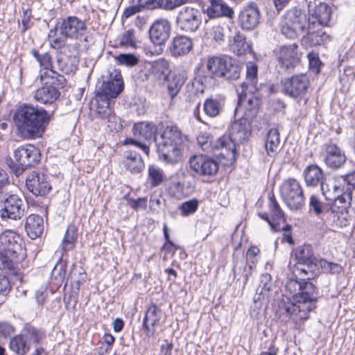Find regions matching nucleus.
<instances>
[{"label":"nucleus","instance_id":"nucleus-62","mask_svg":"<svg viewBox=\"0 0 355 355\" xmlns=\"http://www.w3.org/2000/svg\"><path fill=\"white\" fill-rule=\"evenodd\" d=\"M10 186L9 178L7 173L0 167V194L8 192V187Z\"/></svg>","mask_w":355,"mask_h":355},{"label":"nucleus","instance_id":"nucleus-14","mask_svg":"<svg viewBox=\"0 0 355 355\" xmlns=\"http://www.w3.org/2000/svg\"><path fill=\"white\" fill-rule=\"evenodd\" d=\"M202 22L200 11L193 7L184 6L176 17L177 26L182 31L193 33L200 26Z\"/></svg>","mask_w":355,"mask_h":355},{"label":"nucleus","instance_id":"nucleus-51","mask_svg":"<svg viewBox=\"0 0 355 355\" xmlns=\"http://www.w3.org/2000/svg\"><path fill=\"white\" fill-rule=\"evenodd\" d=\"M309 213H313L317 217H320L324 211L325 206L318 196L311 195L309 198Z\"/></svg>","mask_w":355,"mask_h":355},{"label":"nucleus","instance_id":"nucleus-54","mask_svg":"<svg viewBox=\"0 0 355 355\" xmlns=\"http://www.w3.org/2000/svg\"><path fill=\"white\" fill-rule=\"evenodd\" d=\"M116 60L120 64L127 67L135 66L139 62V58L131 53H121L116 57Z\"/></svg>","mask_w":355,"mask_h":355},{"label":"nucleus","instance_id":"nucleus-36","mask_svg":"<svg viewBox=\"0 0 355 355\" xmlns=\"http://www.w3.org/2000/svg\"><path fill=\"white\" fill-rule=\"evenodd\" d=\"M25 230L31 239L40 237L44 231L43 218L38 214L29 215L26 218Z\"/></svg>","mask_w":355,"mask_h":355},{"label":"nucleus","instance_id":"nucleus-4","mask_svg":"<svg viewBox=\"0 0 355 355\" xmlns=\"http://www.w3.org/2000/svg\"><path fill=\"white\" fill-rule=\"evenodd\" d=\"M286 288L292 294L293 300L309 315L316 308L320 293L311 277L299 278L294 274L287 281Z\"/></svg>","mask_w":355,"mask_h":355},{"label":"nucleus","instance_id":"nucleus-9","mask_svg":"<svg viewBox=\"0 0 355 355\" xmlns=\"http://www.w3.org/2000/svg\"><path fill=\"white\" fill-rule=\"evenodd\" d=\"M309 21L304 10L297 7H292L281 17L280 32L288 39H296L306 32L310 24Z\"/></svg>","mask_w":355,"mask_h":355},{"label":"nucleus","instance_id":"nucleus-64","mask_svg":"<svg viewBox=\"0 0 355 355\" xmlns=\"http://www.w3.org/2000/svg\"><path fill=\"white\" fill-rule=\"evenodd\" d=\"M65 266L62 263L56 264L52 270V275L54 276L55 279H58L59 282L63 281L65 277Z\"/></svg>","mask_w":355,"mask_h":355},{"label":"nucleus","instance_id":"nucleus-29","mask_svg":"<svg viewBox=\"0 0 355 355\" xmlns=\"http://www.w3.org/2000/svg\"><path fill=\"white\" fill-rule=\"evenodd\" d=\"M193 48V42L191 37L178 35L173 38L168 51L171 55L175 58L187 55Z\"/></svg>","mask_w":355,"mask_h":355},{"label":"nucleus","instance_id":"nucleus-26","mask_svg":"<svg viewBox=\"0 0 355 355\" xmlns=\"http://www.w3.org/2000/svg\"><path fill=\"white\" fill-rule=\"evenodd\" d=\"M159 126L149 121H140L135 123L132 128L134 137L140 141H155V137L159 132Z\"/></svg>","mask_w":355,"mask_h":355},{"label":"nucleus","instance_id":"nucleus-43","mask_svg":"<svg viewBox=\"0 0 355 355\" xmlns=\"http://www.w3.org/2000/svg\"><path fill=\"white\" fill-rule=\"evenodd\" d=\"M273 283L272 282V277L268 273L262 274L260 276V283L257 288L256 295H258L257 298L254 297V300H259L261 296L263 298L265 296L268 297V294L272 289Z\"/></svg>","mask_w":355,"mask_h":355},{"label":"nucleus","instance_id":"nucleus-40","mask_svg":"<svg viewBox=\"0 0 355 355\" xmlns=\"http://www.w3.org/2000/svg\"><path fill=\"white\" fill-rule=\"evenodd\" d=\"M9 347L19 355H25L30 349L28 338L26 335H17L10 340Z\"/></svg>","mask_w":355,"mask_h":355},{"label":"nucleus","instance_id":"nucleus-2","mask_svg":"<svg viewBox=\"0 0 355 355\" xmlns=\"http://www.w3.org/2000/svg\"><path fill=\"white\" fill-rule=\"evenodd\" d=\"M122 76L116 72L114 76L110 74L107 80L98 81L95 89L96 114L98 117L107 123L111 129L117 130L121 126L120 119L110 107V100L116 98L123 90Z\"/></svg>","mask_w":355,"mask_h":355},{"label":"nucleus","instance_id":"nucleus-20","mask_svg":"<svg viewBox=\"0 0 355 355\" xmlns=\"http://www.w3.org/2000/svg\"><path fill=\"white\" fill-rule=\"evenodd\" d=\"M162 311L155 303L148 307L142 321V329L148 338L154 337L156 327L160 324L162 317Z\"/></svg>","mask_w":355,"mask_h":355},{"label":"nucleus","instance_id":"nucleus-53","mask_svg":"<svg viewBox=\"0 0 355 355\" xmlns=\"http://www.w3.org/2000/svg\"><path fill=\"white\" fill-rule=\"evenodd\" d=\"M259 107V100L252 97L248 99L245 106V116L248 119H253L257 114Z\"/></svg>","mask_w":355,"mask_h":355},{"label":"nucleus","instance_id":"nucleus-38","mask_svg":"<svg viewBox=\"0 0 355 355\" xmlns=\"http://www.w3.org/2000/svg\"><path fill=\"white\" fill-rule=\"evenodd\" d=\"M265 150L268 156L275 157L280 150V135L277 128H270L265 140Z\"/></svg>","mask_w":355,"mask_h":355},{"label":"nucleus","instance_id":"nucleus-57","mask_svg":"<svg viewBox=\"0 0 355 355\" xmlns=\"http://www.w3.org/2000/svg\"><path fill=\"white\" fill-rule=\"evenodd\" d=\"M135 31L134 29H129L126 31L121 37L120 45L123 46L135 47Z\"/></svg>","mask_w":355,"mask_h":355},{"label":"nucleus","instance_id":"nucleus-48","mask_svg":"<svg viewBox=\"0 0 355 355\" xmlns=\"http://www.w3.org/2000/svg\"><path fill=\"white\" fill-rule=\"evenodd\" d=\"M193 0H156L155 9L160 8L164 10H173L186 3H192Z\"/></svg>","mask_w":355,"mask_h":355},{"label":"nucleus","instance_id":"nucleus-33","mask_svg":"<svg viewBox=\"0 0 355 355\" xmlns=\"http://www.w3.org/2000/svg\"><path fill=\"white\" fill-rule=\"evenodd\" d=\"M331 9L327 3H320L313 10L309 8V21H315L318 27H324L329 22Z\"/></svg>","mask_w":355,"mask_h":355},{"label":"nucleus","instance_id":"nucleus-45","mask_svg":"<svg viewBox=\"0 0 355 355\" xmlns=\"http://www.w3.org/2000/svg\"><path fill=\"white\" fill-rule=\"evenodd\" d=\"M338 176L341 179L347 198L352 200L353 192L355 190V170Z\"/></svg>","mask_w":355,"mask_h":355},{"label":"nucleus","instance_id":"nucleus-61","mask_svg":"<svg viewBox=\"0 0 355 355\" xmlns=\"http://www.w3.org/2000/svg\"><path fill=\"white\" fill-rule=\"evenodd\" d=\"M165 200L160 196L153 195L150 196L149 207L151 211L158 212Z\"/></svg>","mask_w":355,"mask_h":355},{"label":"nucleus","instance_id":"nucleus-28","mask_svg":"<svg viewBox=\"0 0 355 355\" xmlns=\"http://www.w3.org/2000/svg\"><path fill=\"white\" fill-rule=\"evenodd\" d=\"M209 5L202 8V12L206 14L209 19H216L222 17L232 18L234 10L228 6L223 0H208Z\"/></svg>","mask_w":355,"mask_h":355},{"label":"nucleus","instance_id":"nucleus-3","mask_svg":"<svg viewBox=\"0 0 355 355\" xmlns=\"http://www.w3.org/2000/svg\"><path fill=\"white\" fill-rule=\"evenodd\" d=\"M160 125H163L162 123ZM162 128L163 130L159 129L155 137L157 150L164 162L174 165L182 160L187 137L176 125H166Z\"/></svg>","mask_w":355,"mask_h":355},{"label":"nucleus","instance_id":"nucleus-46","mask_svg":"<svg viewBox=\"0 0 355 355\" xmlns=\"http://www.w3.org/2000/svg\"><path fill=\"white\" fill-rule=\"evenodd\" d=\"M78 238V230L74 225H71L66 230L64 237L62 240V248L64 251L72 249Z\"/></svg>","mask_w":355,"mask_h":355},{"label":"nucleus","instance_id":"nucleus-50","mask_svg":"<svg viewBox=\"0 0 355 355\" xmlns=\"http://www.w3.org/2000/svg\"><path fill=\"white\" fill-rule=\"evenodd\" d=\"M199 207V201L196 198L182 202L179 206V210L182 216L186 217L194 214Z\"/></svg>","mask_w":355,"mask_h":355},{"label":"nucleus","instance_id":"nucleus-11","mask_svg":"<svg viewBox=\"0 0 355 355\" xmlns=\"http://www.w3.org/2000/svg\"><path fill=\"white\" fill-rule=\"evenodd\" d=\"M280 193L282 200L291 210H298L304 205L302 188L294 178H289L282 182Z\"/></svg>","mask_w":355,"mask_h":355},{"label":"nucleus","instance_id":"nucleus-56","mask_svg":"<svg viewBox=\"0 0 355 355\" xmlns=\"http://www.w3.org/2000/svg\"><path fill=\"white\" fill-rule=\"evenodd\" d=\"M21 334L27 336L29 343L31 340L34 343H38L43 337V333L32 326H27L24 329V333Z\"/></svg>","mask_w":355,"mask_h":355},{"label":"nucleus","instance_id":"nucleus-23","mask_svg":"<svg viewBox=\"0 0 355 355\" xmlns=\"http://www.w3.org/2000/svg\"><path fill=\"white\" fill-rule=\"evenodd\" d=\"M260 21V12L257 4L249 3L240 11L239 22L244 30H252L257 26Z\"/></svg>","mask_w":355,"mask_h":355},{"label":"nucleus","instance_id":"nucleus-12","mask_svg":"<svg viewBox=\"0 0 355 355\" xmlns=\"http://www.w3.org/2000/svg\"><path fill=\"white\" fill-rule=\"evenodd\" d=\"M0 209V217L2 220H20L25 214L28 205L24 200L17 194L6 192Z\"/></svg>","mask_w":355,"mask_h":355},{"label":"nucleus","instance_id":"nucleus-25","mask_svg":"<svg viewBox=\"0 0 355 355\" xmlns=\"http://www.w3.org/2000/svg\"><path fill=\"white\" fill-rule=\"evenodd\" d=\"M324 153V162L331 169L340 168L346 162L347 157L344 150L334 144H326Z\"/></svg>","mask_w":355,"mask_h":355},{"label":"nucleus","instance_id":"nucleus-24","mask_svg":"<svg viewBox=\"0 0 355 355\" xmlns=\"http://www.w3.org/2000/svg\"><path fill=\"white\" fill-rule=\"evenodd\" d=\"M306 31V35L301 40L304 46H315L323 44L329 40V35L323 31V27H318L315 21H309Z\"/></svg>","mask_w":355,"mask_h":355},{"label":"nucleus","instance_id":"nucleus-1","mask_svg":"<svg viewBox=\"0 0 355 355\" xmlns=\"http://www.w3.org/2000/svg\"><path fill=\"white\" fill-rule=\"evenodd\" d=\"M54 114V110L47 111L31 103L20 105L13 116V120L21 136L38 138L42 136Z\"/></svg>","mask_w":355,"mask_h":355},{"label":"nucleus","instance_id":"nucleus-35","mask_svg":"<svg viewBox=\"0 0 355 355\" xmlns=\"http://www.w3.org/2000/svg\"><path fill=\"white\" fill-rule=\"evenodd\" d=\"M225 105V98L221 96H211L205 99L203 103V110L209 117L220 116L223 112Z\"/></svg>","mask_w":355,"mask_h":355},{"label":"nucleus","instance_id":"nucleus-59","mask_svg":"<svg viewBox=\"0 0 355 355\" xmlns=\"http://www.w3.org/2000/svg\"><path fill=\"white\" fill-rule=\"evenodd\" d=\"M210 36L218 43L225 40L224 28L220 25L214 26L210 30Z\"/></svg>","mask_w":355,"mask_h":355},{"label":"nucleus","instance_id":"nucleus-18","mask_svg":"<svg viewBox=\"0 0 355 355\" xmlns=\"http://www.w3.org/2000/svg\"><path fill=\"white\" fill-rule=\"evenodd\" d=\"M28 190L35 196H45L52 187L48 181V176L43 173L32 171L26 178Z\"/></svg>","mask_w":355,"mask_h":355},{"label":"nucleus","instance_id":"nucleus-30","mask_svg":"<svg viewBox=\"0 0 355 355\" xmlns=\"http://www.w3.org/2000/svg\"><path fill=\"white\" fill-rule=\"evenodd\" d=\"M295 257L299 264L308 267L311 271H315L318 267V259L315 257L311 245H304L297 248Z\"/></svg>","mask_w":355,"mask_h":355},{"label":"nucleus","instance_id":"nucleus-52","mask_svg":"<svg viewBox=\"0 0 355 355\" xmlns=\"http://www.w3.org/2000/svg\"><path fill=\"white\" fill-rule=\"evenodd\" d=\"M152 72L157 76H166L169 72L168 62L164 59H158L152 63Z\"/></svg>","mask_w":355,"mask_h":355},{"label":"nucleus","instance_id":"nucleus-37","mask_svg":"<svg viewBox=\"0 0 355 355\" xmlns=\"http://www.w3.org/2000/svg\"><path fill=\"white\" fill-rule=\"evenodd\" d=\"M124 167L132 174L139 173L144 168V162L139 153L135 150H127L124 154Z\"/></svg>","mask_w":355,"mask_h":355},{"label":"nucleus","instance_id":"nucleus-15","mask_svg":"<svg viewBox=\"0 0 355 355\" xmlns=\"http://www.w3.org/2000/svg\"><path fill=\"white\" fill-rule=\"evenodd\" d=\"M282 83L284 94L293 98H302L306 93L310 84L305 73L294 75Z\"/></svg>","mask_w":355,"mask_h":355},{"label":"nucleus","instance_id":"nucleus-19","mask_svg":"<svg viewBox=\"0 0 355 355\" xmlns=\"http://www.w3.org/2000/svg\"><path fill=\"white\" fill-rule=\"evenodd\" d=\"M296 44L280 46L276 52L279 67L286 70L293 69L300 61Z\"/></svg>","mask_w":355,"mask_h":355},{"label":"nucleus","instance_id":"nucleus-60","mask_svg":"<svg viewBox=\"0 0 355 355\" xmlns=\"http://www.w3.org/2000/svg\"><path fill=\"white\" fill-rule=\"evenodd\" d=\"M15 331V327L6 321H0V339H5Z\"/></svg>","mask_w":355,"mask_h":355},{"label":"nucleus","instance_id":"nucleus-27","mask_svg":"<svg viewBox=\"0 0 355 355\" xmlns=\"http://www.w3.org/2000/svg\"><path fill=\"white\" fill-rule=\"evenodd\" d=\"M209 5L202 8V12L206 14L209 19H216L222 17L232 18L234 10L228 6L223 0H208Z\"/></svg>","mask_w":355,"mask_h":355},{"label":"nucleus","instance_id":"nucleus-47","mask_svg":"<svg viewBox=\"0 0 355 355\" xmlns=\"http://www.w3.org/2000/svg\"><path fill=\"white\" fill-rule=\"evenodd\" d=\"M148 174L150 183L153 187L159 186L164 180V174L162 169L157 166L150 165L148 167Z\"/></svg>","mask_w":355,"mask_h":355},{"label":"nucleus","instance_id":"nucleus-7","mask_svg":"<svg viewBox=\"0 0 355 355\" xmlns=\"http://www.w3.org/2000/svg\"><path fill=\"white\" fill-rule=\"evenodd\" d=\"M46 76L41 80L42 87L35 92L33 97L40 103L52 105L55 110L56 101L60 96V89L65 86L66 78L56 71H50Z\"/></svg>","mask_w":355,"mask_h":355},{"label":"nucleus","instance_id":"nucleus-58","mask_svg":"<svg viewBox=\"0 0 355 355\" xmlns=\"http://www.w3.org/2000/svg\"><path fill=\"white\" fill-rule=\"evenodd\" d=\"M352 200H350L349 198H348L347 205H336V203H333L332 205L330 207V210L332 214H335L337 215L338 218H340V216H343V218H346V216L348 214L349 209L352 206Z\"/></svg>","mask_w":355,"mask_h":355},{"label":"nucleus","instance_id":"nucleus-22","mask_svg":"<svg viewBox=\"0 0 355 355\" xmlns=\"http://www.w3.org/2000/svg\"><path fill=\"white\" fill-rule=\"evenodd\" d=\"M79 62L78 57L70 52V46H64L57 53L56 66L64 74L75 73Z\"/></svg>","mask_w":355,"mask_h":355},{"label":"nucleus","instance_id":"nucleus-16","mask_svg":"<svg viewBox=\"0 0 355 355\" xmlns=\"http://www.w3.org/2000/svg\"><path fill=\"white\" fill-rule=\"evenodd\" d=\"M277 314L281 322L284 324H286L290 320L297 323L301 320H306L309 318V315L293 300L287 303L284 301L281 302L279 304V309L277 311Z\"/></svg>","mask_w":355,"mask_h":355},{"label":"nucleus","instance_id":"nucleus-8","mask_svg":"<svg viewBox=\"0 0 355 355\" xmlns=\"http://www.w3.org/2000/svg\"><path fill=\"white\" fill-rule=\"evenodd\" d=\"M13 156L6 159V164L10 173L19 177L29 167L35 166L41 159L40 150L32 144H26L15 150Z\"/></svg>","mask_w":355,"mask_h":355},{"label":"nucleus","instance_id":"nucleus-49","mask_svg":"<svg viewBox=\"0 0 355 355\" xmlns=\"http://www.w3.org/2000/svg\"><path fill=\"white\" fill-rule=\"evenodd\" d=\"M270 200V210L272 214V219L273 221L279 222L280 223L281 221L283 223L286 222V219L284 217V213L282 208L280 207L279 203L276 200L274 194H272L269 196Z\"/></svg>","mask_w":355,"mask_h":355},{"label":"nucleus","instance_id":"nucleus-31","mask_svg":"<svg viewBox=\"0 0 355 355\" xmlns=\"http://www.w3.org/2000/svg\"><path fill=\"white\" fill-rule=\"evenodd\" d=\"M338 175L331 178H327L321 184L320 190L326 200L331 201L334 198L338 197L340 191H345V188Z\"/></svg>","mask_w":355,"mask_h":355},{"label":"nucleus","instance_id":"nucleus-63","mask_svg":"<svg viewBox=\"0 0 355 355\" xmlns=\"http://www.w3.org/2000/svg\"><path fill=\"white\" fill-rule=\"evenodd\" d=\"M11 286L8 278L5 275H0V296L5 297L10 291Z\"/></svg>","mask_w":355,"mask_h":355},{"label":"nucleus","instance_id":"nucleus-21","mask_svg":"<svg viewBox=\"0 0 355 355\" xmlns=\"http://www.w3.org/2000/svg\"><path fill=\"white\" fill-rule=\"evenodd\" d=\"M171 25L166 19L155 20L150 26L148 33L150 41L155 44L162 46L170 37Z\"/></svg>","mask_w":355,"mask_h":355},{"label":"nucleus","instance_id":"nucleus-34","mask_svg":"<svg viewBox=\"0 0 355 355\" xmlns=\"http://www.w3.org/2000/svg\"><path fill=\"white\" fill-rule=\"evenodd\" d=\"M305 184L308 187H316L325 180L322 169L317 164L308 165L303 171Z\"/></svg>","mask_w":355,"mask_h":355},{"label":"nucleus","instance_id":"nucleus-42","mask_svg":"<svg viewBox=\"0 0 355 355\" xmlns=\"http://www.w3.org/2000/svg\"><path fill=\"white\" fill-rule=\"evenodd\" d=\"M231 48L238 55H241L250 51V46L246 42L245 36L241 33H237L234 36Z\"/></svg>","mask_w":355,"mask_h":355},{"label":"nucleus","instance_id":"nucleus-10","mask_svg":"<svg viewBox=\"0 0 355 355\" xmlns=\"http://www.w3.org/2000/svg\"><path fill=\"white\" fill-rule=\"evenodd\" d=\"M207 68L214 78H221L230 81L239 79L241 72L239 62L225 55L209 58Z\"/></svg>","mask_w":355,"mask_h":355},{"label":"nucleus","instance_id":"nucleus-6","mask_svg":"<svg viewBox=\"0 0 355 355\" xmlns=\"http://www.w3.org/2000/svg\"><path fill=\"white\" fill-rule=\"evenodd\" d=\"M0 262L3 268L12 270L24 258V249L19 234L6 230L0 234Z\"/></svg>","mask_w":355,"mask_h":355},{"label":"nucleus","instance_id":"nucleus-39","mask_svg":"<svg viewBox=\"0 0 355 355\" xmlns=\"http://www.w3.org/2000/svg\"><path fill=\"white\" fill-rule=\"evenodd\" d=\"M32 55L38 62L40 67L43 68L44 71H40V80H43V78H46L47 73L50 71H55V67L52 64V58L48 52L44 53H40L38 51L33 49L31 51Z\"/></svg>","mask_w":355,"mask_h":355},{"label":"nucleus","instance_id":"nucleus-44","mask_svg":"<svg viewBox=\"0 0 355 355\" xmlns=\"http://www.w3.org/2000/svg\"><path fill=\"white\" fill-rule=\"evenodd\" d=\"M185 77L183 74L179 73L175 75L168 84V92L171 99H173L179 93L182 87L185 83Z\"/></svg>","mask_w":355,"mask_h":355},{"label":"nucleus","instance_id":"nucleus-13","mask_svg":"<svg viewBox=\"0 0 355 355\" xmlns=\"http://www.w3.org/2000/svg\"><path fill=\"white\" fill-rule=\"evenodd\" d=\"M87 26L85 20L75 15H69L63 19L59 27L60 35L71 40H80L84 37V41L87 42Z\"/></svg>","mask_w":355,"mask_h":355},{"label":"nucleus","instance_id":"nucleus-5","mask_svg":"<svg viewBox=\"0 0 355 355\" xmlns=\"http://www.w3.org/2000/svg\"><path fill=\"white\" fill-rule=\"evenodd\" d=\"M250 135V130L245 120L236 121L231 126L229 135L218 138L216 145L222 146L219 153L221 159H226L230 164L236 160V145L246 141Z\"/></svg>","mask_w":355,"mask_h":355},{"label":"nucleus","instance_id":"nucleus-55","mask_svg":"<svg viewBox=\"0 0 355 355\" xmlns=\"http://www.w3.org/2000/svg\"><path fill=\"white\" fill-rule=\"evenodd\" d=\"M307 57L310 70L315 73H319L322 62L319 58L318 53L311 51L308 54Z\"/></svg>","mask_w":355,"mask_h":355},{"label":"nucleus","instance_id":"nucleus-32","mask_svg":"<svg viewBox=\"0 0 355 355\" xmlns=\"http://www.w3.org/2000/svg\"><path fill=\"white\" fill-rule=\"evenodd\" d=\"M258 67L254 62L246 63V78L245 81L241 84V93L247 92L253 94L259 90L257 87Z\"/></svg>","mask_w":355,"mask_h":355},{"label":"nucleus","instance_id":"nucleus-41","mask_svg":"<svg viewBox=\"0 0 355 355\" xmlns=\"http://www.w3.org/2000/svg\"><path fill=\"white\" fill-rule=\"evenodd\" d=\"M198 144L201 146L205 151H212L218 157H220L218 155L220 152H222V146L216 145L218 139L215 141H212V138L210 135L207 134H201L197 137Z\"/></svg>","mask_w":355,"mask_h":355},{"label":"nucleus","instance_id":"nucleus-17","mask_svg":"<svg viewBox=\"0 0 355 355\" xmlns=\"http://www.w3.org/2000/svg\"><path fill=\"white\" fill-rule=\"evenodd\" d=\"M191 170L202 176H212L217 173L219 166L218 162L205 155H193L189 159Z\"/></svg>","mask_w":355,"mask_h":355}]
</instances>
